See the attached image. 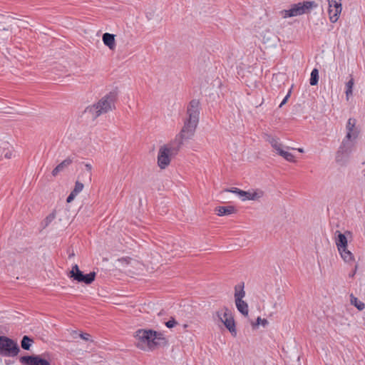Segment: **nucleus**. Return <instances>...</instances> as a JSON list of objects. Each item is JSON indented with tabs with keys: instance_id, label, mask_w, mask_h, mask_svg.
Segmentation results:
<instances>
[{
	"instance_id": "f257e3e1",
	"label": "nucleus",
	"mask_w": 365,
	"mask_h": 365,
	"mask_svg": "<svg viewBox=\"0 0 365 365\" xmlns=\"http://www.w3.org/2000/svg\"><path fill=\"white\" fill-rule=\"evenodd\" d=\"M136 346L142 350H152L164 341L162 334L152 330L139 329L135 332Z\"/></svg>"
},
{
	"instance_id": "f03ea898",
	"label": "nucleus",
	"mask_w": 365,
	"mask_h": 365,
	"mask_svg": "<svg viewBox=\"0 0 365 365\" xmlns=\"http://www.w3.org/2000/svg\"><path fill=\"white\" fill-rule=\"evenodd\" d=\"M346 134L343 139L338 153L349 154L352 151L354 141L357 139L360 130L356 127V120L349 118L346 124Z\"/></svg>"
},
{
	"instance_id": "7ed1b4c3",
	"label": "nucleus",
	"mask_w": 365,
	"mask_h": 365,
	"mask_svg": "<svg viewBox=\"0 0 365 365\" xmlns=\"http://www.w3.org/2000/svg\"><path fill=\"white\" fill-rule=\"evenodd\" d=\"M115 94L110 93L99 100L97 103L87 107L85 112L90 114L93 118H96L101 115L112 110L115 108Z\"/></svg>"
},
{
	"instance_id": "20e7f679",
	"label": "nucleus",
	"mask_w": 365,
	"mask_h": 365,
	"mask_svg": "<svg viewBox=\"0 0 365 365\" xmlns=\"http://www.w3.org/2000/svg\"><path fill=\"white\" fill-rule=\"evenodd\" d=\"M317 4L314 1H304L293 4L289 9L282 11L281 15L283 18L297 16L304 14L309 13Z\"/></svg>"
},
{
	"instance_id": "39448f33",
	"label": "nucleus",
	"mask_w": 365,
	"mask_h": 365,
	"mask_svg": "<svg viewBox=\"0 0 365 365\" xmlns=\"http://www.w3.org/2000/svg\"><path fill=\"white\" fill-rule=\"evenodd\" d=\"M198 123L192 122L190 120H185L184 125L177 136L176 140L178 141V148L183 144L184 140L192 139L195 135Z\"/></svg>"
},
{
	"instance_id": "423d86ee",
	"label": "nucleus",
	"mask_w": 365,
	"mask_h": 365,
	"mask_svg": "<svg viewBox=\"0 0 365 365\" xmlns=\"http://www.w3.org/2000/svg\"><path fill=\"white\" fill-rule=\"evenodd\" d=\"M19 352V348L16 342L6 336H0L1 354L14 356H16Z\"/></svg>"
},
{
	"instance_id": "0eeeda50",
	"label": "nucleus",
	"mask_w": 365,
	"mask_h": 365,
	"mask_svg": "<svg viewBox=\"0 0 365 365\" xmlns=\"http://www.w3.org/2000/svg\"><path fill=\"white\" fill-rule=\"evenodd\" d=\"M68 276L73 278L78 282H84L86 284L92 283L96 277L95 272H90L89 274H84L78 268L77 264L73 266L72 269L70 271Z\"/></svg>"
},
{
	"instance_id": "6e6552de",
	"label": "nucleus",
	"mask_w": 365,
	"mask_h": 365,
	"mask_svg": "<svg viewBox=\"0 0 365 365\" xmlns=\"http://www.w3.org/2000/svg\"><path fill=\"white\" fill-rule=\"evenodd\" d=\"M200 113V103L199 100H192L187 108V116L185 120H190L192 122H199V117Z\"/></svg>"
},
{
	"instance_id": "1a4fd4ad",
	"label": "nucleus",
	"mask_w": 365,
	"mask_h": 365,
	"mask_svg": "<svg viewBox=\"0 0 365 365\" xmlns=\"http://www.w3.org/2000/svg\"><path fill=\"white\" fill-rule=\"evenodd\" d=\"M216 316L231 333H236L235 320L227 309H225L224 312H217Z\"/></svg>"
},
{
	"instance_id": "9d476101",
	"label": "nucleus",
	"mask_w": 365,
	"mask_h": 365,
	"mask_svg": "<svg viewBox=\"0 0 365 365\" xmlns=\"http://www.w3.org/2000/svg\"><path fill=\"white\" fill-rule=\"evenodd\" d=\"M329 4L328 13L329 19L335 23L339 19L342 10L341 0H327Z\"/></svg>"
},
{
	"instance_id": "9b49d317",
	"label": "nucleus",
	"mask_w": 365,
	"mask_h": 365,
	"mask_svg": "<svg viewBox=\"0 0 365 365\" xmlns=\"http://www.w3.org/2000/svg\"><path fill=\"white\" fill-rule=\"evenodd\" d=\"M172 149L163 145L159 149L158 155V164L161 169H165L170 163Z\"/></svg>"
},
{
	"instance_id": "f8f14e48",
	"label": "nucleus",
	"mask_w": 365,
	"mask_h": 365,
	"mask_svg": "<svg viewBox=\"0 0 365 365\" xmlns=\"http://www.w3.org/2000/svg\"><path fill=\"white\" fill-rule=\"evenodd\" d=\"M21 361L26 365H50L48 361L41 359L39 356H22Z\"/></svg>"
},
{
	"instance_id": "ddd939ff",
	"label": "nucleus",
	"mask_w": 365,
	"mask_h": 365,
	"mask_svg": "<svg viewBox=\"0 0 365 365\" xmlns=\"http://www.w3.org/2000/svg\"><path fill=\"white\" fill-rule=\"evenodd\" d=\"M335 234L336 235L335 242L337 247V250H339L343 248H346L348 245V241L346 235L339 231H336Z\"/></svg>"
},
{
	"instance_id": "4468645a",
	"label": "nucleus",
	"mask_w": 365,
	"mask_h": 365,
	"mask_svg": "<svg viewBox=\"0 0 365 365\" xmlns=\"http://www.w3.org/2000/svg\"><path fill=\"white\" fill-rule=\"evenodd\" d=\"M102 40L103 43L110 50H114L115 48V40L114 34L105 33L103 34Z\"/></svg>"
},
{
	"instance_id": "2eb2a0df",
	"label": "nucleus",
	"mask_w": 365,
	"mask_h": 365,
	"mask_svg": "<svg viewBox=\"0 0 365 365\" xmlns=\"http://www.w3.org/2000/svg\"><path fill=\"white\" fill-rule=\"evenodd\" d=\"M0 148L4 150V157L7 159L11 158L13 154L12 146L6 141L0 140Z\"/></svg>"
},
{
	"instance_id": "dca6fc26",
	"label": "nucleus",
	"mask_w": 365,
	"mask_h": 365,
	"mask_svg": "<svg viewBox=\"0 0 365 365\" xmlns=\"http://www.w3.org/2000/svg\"><path fill=\"white\" fill-rule=\"evenodd\" d=\"M338 251L345 262L351 263L354 261L353 254L347 249V247L339 250Z\"/></svg>"
},
{
	"instance_id": "f3484780",
	"label": "nucleus",
	"mask_w": 365,
	"mask_h": 365,
	"mask_svg": "<svg viewBox=\"0 0 365 365\" xmlns=\"http://www.w3.org/2000/svg\"><path fill=\"white\" fill-rule=\"evenodd\" d=\"M227 192H231L235 194H237L240 197H242V200L250 199V195H251V190L248 191H244L237 187H233L230 190H227Z\"/></svg>"
},
{
	"instance_id": "a211bd4d",
	"label": "nucleus",
	"mask_w": 365,
	"mask_h": 365,
	"mask_svg": "<svg viewBox=\"0 0 365 365\" xmlns=\"http://www.w3.org/2000/svg\"><path fill=\"white\" fill-rule=\"evenodd\" d=\"M267 140L271 144L272 148H274L277 153L280 152V150H283V145L279 141L278 138L269 135L267 136Z\"/></svg>"
},
{
	"instance_id": "6ab92c4d",
	"label": "nucleus",
	"mask_w": 365,
	"mask_h": 365,
	"mask_svg": "<svg viewBox=\"0 0 365 365\" xmlns=\"http://www.w3.org/2000/svg\"><path fill=\"white\" fill-rule=\"evenodd\" d=\"M237 310L244 316H247L249 312L248 304L244 300L235 301Z\"/></svg>"
},
{
	"instance_id": "aec40b11",
	"label": "nucleus",
	"mask_w": 365,
	"mask_h": 365,
	"mask_svg": "<svg viewBox=\"0 0 365 365\" xmlns=\"http://www.w3.org/2000/svg\"><path fill=\"white\" fill-rule=\"evenodd\" d=\"M245 296L244 284L236 285L235 287V301L243 300Z\"/></svg>"
},
{
	"instance_id": "412c9836",
	"label": "nucleus",
	"mask_w": 365,
	"mask_h": 365,
	"mask_svg": "<svg viewBox=\"0 0 365 365\" xmlns=\"http://www.w3.org/2000/svg\"><path fill=\"white\" fill-rule=\"evenodd\" d=\"M235 209L233 206L218 207L216 208L217 214L219 216L228 215L233 213Z\"/></svg>"
},
{
	"instance_id": "4be33fe9",
	"label": "nucleus",
	"mask_w": 365,
	"mask_h": 365,
	"mask_svg": "<svg viewBox=\"0 0 365 365\" xmlns=\"http://www.w3.org/2000/svg\"><path fill=\"white\" fill-rule=\"evenodd\" d=\"M264 195V192L261 189H252L250 200H259Z\"/></svg>"
},
{
	"instance_id": "5701e85b",
	"label": "nucleus",
	"mask_w": 365,
	"mask_h": 365,
	"mask_svg": "<svg viewBox=\"0 0 365 365\" xmlns=\"http://www.w3.org/2000/svg\"><path fill=\"white\" fill-rule=\"evenodd\" d=\"M350 303L351 305H354L360 311L363 310L365 308V304L362 302L359 301L353 294L350 295Z\"/></svg>"
},
{
	"instance_id": "b1692460",
	"label": "nucleus",
	"mask_w": 365,
	"mask_h": 365,
	"mask_svg": "<svg viewBox=\"0 0 365 365\" xmlns=\"http://www.w3.org/2000/svg\"><path fill=\"white\" fill-rule=\"evenodd\" d=\"M319 81V71L317 68H314L311 73L310 77V85L315 86L318 83Z\"/></svg>"
},
{
	"instance_id": "393cba45",
	"label": "nucleus",
	"mask_w": 365,
	"mask_h": 365,
	"mask_svg": "<svg viewBox=\"0 0 365 365\" xmlns=\"http://www.w3.org/2000/svg\"><path fill=\"white\" fill-rule=\"evenodd\" d=\"M354 84V79L352 78L346 83V90L345 93H346V97L347 101H349V96H351L352 95V90H353Z\"/></svg>"
},
{
	"instance_id": "a878e982",
	"label": "nucleus",
	"mask_w": 365,
	"mask_h": 365,
	"mask_svg": "<svg viewBox=\"0 0 365 365\" xmlns=\"http://www.w3.org/2000/svg\"><path fill=\"white\" fill-rule=\"evenodd\" d=\"M32 341L33 340L28 336H24L21 340V347L25 350H29Z\"/></svg>"
},
{
	"instance_id": "bb28decb",
	"label": "nucleus",
	"mask_w": 365,
	"mask_h": 365,
	"mask_svg": "<svg viewBox=\"0 0 365 365\" xmlns=\"http://www.w3.org/2000/svg\"><path fill=\"white\" fill-rule=\"evenodd\" d=\"M278 154L289 162L294 161V155L288 151L280 150V152Z\"/></svg>"
},
{
	"instance_id": "cd10ccee",
	"label": "nucleus",
	"mask_w": 365,
	"mask_h": 365,
	"mask_svg": "<svg viewBox=\"0 0 365 365\" xmlns=\"http://www.w3.org/2000/svg\"><path fill=\"white\" fill-rule=\"evenodd\" d=\"M73 163V159L71 158H67L64 160H63L60 164H58L56 167H58L61 171H63L65 168L68 167Z\"/></svg>"
},
{
	"instance_id": "c85d7f7f",
	"label": "nucleus",
	"mask_w": 365,
	"mask_h": 365,
	"mask_svg": "<svg viewBox=\"0 0 365 365\" xmlns=\"http://www.w3.org/2000/svg\"><path fill=\"white\" fill-rule=\"evenodd\" d=\"M86 171L83 173L81 175H84L88 181H91V171H92V165L90 163L85 164Z\"/></svg>"
},
{
	"instance_id": "c756f323",
	"label": "nucleus",
	"mask_w": 365,
	"mask_h": 365,
	"mask_svg": "<svg viewBox=\"0 0 365 365\" xmlns=\"http://www.w3.org/2000/svg\"><path fill=\"white\" fill-rule=\"evenodd\" d=\"M84 185L82 182L77 180L75 183L73 190L71 191L75 195H78L83 189Z\"/></svg>"
},
{
	"instance_id": "7c9ffc66",
	"label": "nucleus",
	"mask_w": 365,
	"mask_h": 365,
	"mask_svg": "<svg viewBox=\"0 0 365 365\" xmlns=\"http://www.w3.org/2000/svg\"><path fill=\"white\" fill-rule=\"evenodd\" d=\"M268 324V321L266 319H262L258 317L256 321V323L252 324L253 327H257L259 325H262V327H266Z\"/></svg>"
},
{
	"instance_id": "2f4dec72",
	"label": "nucleus",
	"mask_w": 365,
	"mask_h": 365,
	"mask_svg": "<svg viewBox=\"0 0 365 365\" xmlns=\"http://www.w3.org/2000/svg\"><path fill=\"white\" fill-rule=\"evenodd\" d=\"M120 263H122V264L125 267V266H128L129 264H138V263L135 261V260H133L132 259H127V258H123V259H120L118 260Z\"/></svg>"
},
{
	"instance_id": "473e14b6",
	"label": "nucleus",
	"mask_w": 365,
	"mask_h": 365,
	"mask_svg": "<svg viewBox=\"0 0 365 365\" xmlns=\"http://www.w3.org/2000/svg\"><path fill=\"white\" fill-rule=\"evenodd\" d=\"M55 218V215L53 213L50 214L45 219V227L48 226Z\"/></svg>"
},
{
	"instance_id": "72a5a7b5",
	"label": "nucleus",
	"mask_w": 365,
	"mask_h": 365,
	"mask_svg": "<svg viewBox=\"0 0 365 365\" xmlns=\"http://www.w3.org/2000/svg\"><path fill=\"white\" fill-rule=\"evenodd\" d=\"M79 337L81 339H82L84 341H93L92 340H91V336L90 334H87V333H80L79 334Z\"/></svg>"
},
{
	"instance_id": "f704fd0d",
	"label": "nucleus",
	"mask_w": 365,
	"mask_h": 365,
	"mask_svg": "<svg viewBox=\"0 0 365 365\" xmlns=\"http://www.w3.org/2000/svg\"><path fill=\"white\" fill-rule=\"evenodd\" d=\"M176 321L173 318H172L170 320L165 323V325L168 328H173L176 325Z\"/></svg>"
},
{
	"instance_id": "c9c22d12",
	"label": "nucleus",
	"mask_w": 365,
	"mask_h": 365,
	"mask_svg": "<svg viewBox=\"0 0 365 365\" xmlns=\"http://www.w3.org/2000/svg\"><path fill=\"white\" fill-rule=\"evenodd\" d=\"M76 196H77L76 195H75L73 192H71L67 197V200H66L67 202H68V203L71 202Z\"/></svg>"
},
{
	"instance_id": "e433bc0d",
	"label": "nucleus",
	"mask_w": 365,
	"mask_h": 365,
	"mask_svg": "<svg viewBox=\"0 0 365 365\" xmlns=\"http://www.w3.org/2000/svg\"><path fill=\"white\" fill-rule=\"evenodd\" d=\"M79 334L77 331L71 330L70 331V334L73 339L77 338V336H79Z\"/></svg>"
},
{
	"instance_id": "4c0bfd02",
	"label": "nucleus",
	"mask_w": 365,
	"mask_h": 365,
	"mask_svg": "<svg viewBox=\"0 0 365 365\" xmlns=\"http://www.w3.org/2000/svg\"><path fill=\"white\" fill-rule=\"evenodd\" d=\"M60 172H61L60 169L58 167H56L52 171V175L53 176H56Z\"/></svg>"
},
{
	"instance_id": "58836bf2",
	"label": "nucleus",
	"mask_w": 365,
	"mask_h": 365,
	"mask_svg": "<svg viewBox=\"0 0 365 365\" xmlns=\"http://www.w3.org/2000/svg\"><path fill=\"white\" fill-rule=\"evenodd\" d=\"M289 97V94L288 93L285 97L283 99V101L281 102L280 105H279V107H282L283 105H284L288 99V98Z\"/></svg>"
},
{
	"instance_id": "ea45409f",
	"label": "nucleus",
	"mask_w": 365,
	"mask_h": 365,
	"mask_svg": "<svg viewBox=\"0 0 365 365\" xmlns=\"http://www.w3.org/2000/svg\"><path fill=\"white\" fill-rule=\"evenodd\" d=\"M146 16H147V18H148V19H151V18H152V14H151V13L148 12V13H147V14H146Z\"/></svg>"
},
{
	"instance_id": "a19ab883",
	"label": "nucleus",
	"mask_w": 365,
	"mask_h": 365,
	"mask_svg": "<svg viewBox=\"0 0 365 365\" xmlns=\"http://www.w3.org/2000/svg\"><path fill=\"white\" fill-rule=\"evenodd\" d=\"M3 154H4V150L0 148V159L1 158Z\"/></svg>"
},
{
	"instance_id": "79ce46f5",
	"label": "nucleus",
	"mask_w": 365,
	"mask_h": 365,
	"mask_svg": "<svg viewBox=\"0 0 365 365\" xmlns=\"http://www.w3.org/2000/svg\"><path fill=\"white\" fill-rule=\"evenodd\" d=\"M298 151L300 153H303L304 150L302 148H298Z\"/></svg>"
},
{
	"instance_id": "37998d69",
	"label": "nucleus",
	"mask_w": 365,
	"mask_h": 365,
	"mask_svg": "<svg viewBox=\"0 0 365 365\" xmlns=\"http://www.w3.org/2000/svg\"><path fill=\"white\" fill-rule=\"evenodd\" d=\"M354 274H355V272H351V276L353 277L354 275Z\"/></svg>"
},
{
	"instance_id": "c03bdc74",
	"label": "nucleus",
	"mask_w": 365,
	"mask_h": 365,
	"mask_svg": "<svg viewBox=\"0 0 365 365\" xmlns=\"http://www.w3.org/2000/svg\"><path fill=\"white\" fill-rule=\"evenodd\" d=\"M273 307H274V308H276V307H277V304H274L273 305Z\"/></svg>"
},
{
	"instance_id": "a18cd8bd",
	"label": "nucleus",
	"mask_w": 365,
	"mask_h": 365,
	"mask_svg": "<svg viewBox=\"0 0 365 365\" xmlns=\"http://www.w3.org/2000/svg\"><path fill=\"white\" fill-rule=\"evenodd\" d=\"M19 23L22 24L23 22L21 21H18Z\"/></svg>"
},
{
	"instance_id": "49530a36",
	"label": "nucleus",
	"mask_w": 365,
	"mask_h": 365,
	"mask_svg": "<svg viewBox=\"0 0 365 365\" xmlns=\"http://www.w3.org/2000/svg\"><path fill=\"white\" fill-rule=\"evenodd\" d=\"M357 269V265L355 266V271Z\"/></svg>"
}]
</instances>
